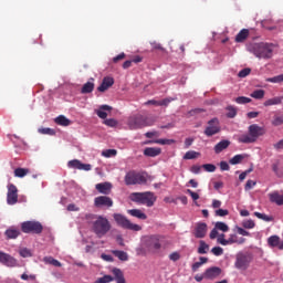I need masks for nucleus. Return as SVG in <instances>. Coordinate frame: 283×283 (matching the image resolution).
<instances>
[{
  "label": "nucleus",
  "mask_w": 283,
  "mask_h": 283,
  "mask_svg": "<svg viewBox=\"0 0 283 283\" xmlns=\"http://www.w3.org/2000/svg\"><path fill=\"white\" fill-rule=\"evenodd\" d=\"M255 185H258V182H255V181H253L251 179L248 180L247 184H245V187H244L245 191H251V188L255 187Z\"/></svg>",
  "instance_id": "0e129e2a"
},
{
  "label": "nucleus",
  "mask_w": 283,
  "mask_h": 283,
  "mask_svg": "<svg viewBox=\"0 0 283 283\" xmlns=\"http://www.w3.org/2000/svg\"><path fill=\"white\" fill-rule=\"evenodd\" d=\"M112 273L114 275L113 280H115L116 283H126L125 274H123V271L120 269L115 268L113 269Z\"/></svg>",
  "instance_id": "393cba45"
},
{
  "label": "nucleus",
  "mask_w": 283,
  "mask_h": 283,
  "mask_svg": "<svg viewBox=\"0 0 283 283\" xmlns=\"http://www.w3.org/2000/svg\"><path fill=\"white\" fill-rule=\"evenodd\" d=\"M30 174V170L28 168H17L14 170L15 178H25Z\"/></svg>",
  "instance_id": "c9c22d12"
},
{
  "label": "nucleus",
  "mask_w": 283,
  "mask_h": 283,
  "mask_svg": "<svg viewBox=\"0 0 283 283\" xmlns=\"http://www.w3.org/2000/svg\"><path fill=\"white\" fill-rule=\"evenodd\" d=\"M156 123V118L145 115H135L129 118L128 126L130 129H143V127H151Z\"/></svg>",
  "instance_id": "39448f33"
},
{
  "label": "nucleus",
  "mask_w": 283,
  "mask_h": 283,
  "mask_svg": "<svg viewBox=\"0 0 283 283\" xmlns=\"http://www.w3.org/2000/svg\"><path fill=\"white\" fill-rule=\"evenodd\" d=\"M283 96H276L270 99H266L263 105L264 107H271L273 105H282Z\"/></svg>",
  "instance_id": "7c9ffc66"
},
{
  "label": "nucleus",
  "mask_w": 283,
  "mask_h": 283,
  "mask_svg": "<svg viewBox=\"0 0 283 283\" xmlns=\"http://www.w3.org/2000/svg\"><path fill=\"white\" fill-rule=\"evenodd\" d=\"M43 262H45V264H52V266H63V264H61V262L52 256H45L43 259Z\"/></svg>",
  "instance_id": "f704fd0d"
},
{
  "label": "nucleus",
  "mask_w": 283,
  "mask_h": 283,
  "mask_svg": "<svg viewBox=\"0 0 283 283\" xmlns=\"http://www.w3.org/2000/svg\"><path fill=\"white\" fill-rule=\"evenodd\" d=\"M271 125H273V127H280L283 125V114L282 113H275L272 120H271Z\"/></svg>",
  "instance_id": "2f4dec72"
},
{
  "label": "nucleus",
  "mask_w": 283,
  "mask_h": 283,
  "mask_svg": "<svg viewBox=\"0 0 283 283\" xmlns=\"http://www.w3.org/2000/svg\"><path fill=\"white\" fill-rule=\"evenodd\" d=\"M92 229L97 238H105L112 231V223L106 217L96 216Z\"/></svg>",
  "instance_id": "7ed1b4c3"
},
{
  "label": "nucleus",
  "mask_w": 283,
  "mask_h": 283,
  "mask_svg": "<svg viewBox=\"0 0 283 283\" xmlns=\"http://www.w3.org/2000/svg\"><path fill=\"white\" fill-rule=\"evenodd\" d=\"M214 228L217 229V231H222L223 233H227L229 231V226L222 221L216 222Z\"/></svg>",
  "instance_id": "ea45409f"
},
{
  "label": "nucleus",
  "mask_w": 283,
  "mask_h": 283,
  "mask_svg": "<svg viewBox=\"0 0 283 283\" xmlns=\"http://www.w3.org/2000/svg\"><path fill=\"white\" fill-rule=\"evenodd\" d=\"M273 44L269 42L251 43L248 45V52L254 54L256 59H272L273 57Z\"/></svg>",
  "instance_id": "f257e3e1"
},
{
  "label": "nucleus",
  "mask_w": 283,
  "mask_h": 283,
  "mask_svg": "<svg viewBox=\"0 0 283 283\" xmlns=\"http://www.w3.org/2000/svg\"><path fill=\"white\" fill-rule=\"evenodd\" d=\"M207 251H209V244H207V242L201 240L199 242V248H198L199 255H205L207 253Z\"/></svg>",
  "instance_id": "e433bc0d"
},
{
  "label": "nucleus",
  "mask_w": 283,
  "mask_h": 283,
  "mask_svg": "<svg viewBox=\"0 0 283 283\" xmlns=\"http://www.w3.org/2000/svg\"><path fill=\"white\" fill-rule=\"evenodd\" d=\"M21 231L23 233H35L39 235L43 233V224L39 221H24L21 223Z\"/></svg>",
  "instance_id": "6e6552de"
},
{
  "label": "nucleus",
  "mask_w": 283,
  "mask_h": 283,
  "mask_svg": "<svg viewBox=\"0 0 283 283\" xmlns=\"http://www.w3.org/2000/svg\"><path fill=\"white\" fill-rule=\"evenodd\" d=\"M202 112H205V109L202 108H195L188 112L189 116H196V114H202Z\"/></svg>",
  "instance_id": "774afa93"
},
{
  "label": "nucleus",
  "mask_w": 283,
  "mask_h": 283,
  "mask_svg": "<svg viewBox=\"0 0 283 283\" xmlns=\"http://www.w3.org/2000/svg\"><path fill=\"white\" fill-rule=\"evenodd\" d=\"M244 158H247L245 155H235L229 160V163L230 165H240Z\"/></svg>",
  "instance_id": "a19ab883"
},
{
  "label": "nucleus",
  "mask_w": 283,
  "mask_h": 283,
  "mask_svg": "<svg viewBox=\"0 0 283 283\" xmlns=\"http://www.w3.org/2000/svg\"><path fill=\"white\" fill-rule=\"evenodd\" d=\"M251 74V69H243L238 73L239 78H247Z\"/></svg>",
  "instance_id": "4d7b16f0"
},
{
  "label": "nucleus",
  "mask_w": 283,
  "mask_h": 283,
  "mask_svg": "<svg viewBox=\"0 0 283 283\" xmlns=\"http://www.w3.org/2000/svg\"><path fill=\"white\" fill-rule=\"evenodd\" d=\"M116 149H107L102 153V156H105V158H112V156H116Z\"/></svg>",
  "instance_id": "13d9d810"
},
{
  "label": "nucleus",
  "mask_w": 283,
  "mask_h": 283,
  "mask_svg": "<svg viewBox=\"0 0 283 283\" xmlns=\"http://www.w3.org/2000/svg\"><path fill=\"white\" fill-rule=\"evenodd\" d=\"M104 125H106L107 127H117L118 120H116L115 118H108L104 120Z\"/></svg>",
  "instance_id": "de8ad7c7"
},
{
  "label": "nucleus",
  "mask_w": 283,
  "mask_h": 283,
  "mask_svg": "<svg viewBox=\"0 0 283 283\" xmlns=\"http://www.w3.org/2000/svg\"><path fill=\"white\" fill-rule=\"evenodd\" d=\"M231 145V142L223 139L214 146V154H222Z\"/></svg>",
  "instance_id": "a878e982"
},
{
  "label": "nucleus",
  "mask_w": 283,
  "mask_h": 283,
  "mask_svg": "<svg viewBox=\"0 0 283 283\" xmlns=\"http://www.w3.org/2000/svg\"><path fill=\"white\" fill-rule=\"evenodd\" d=\"M39 134L54 136V134H56V132H54V129H52V128H39Z\"/></svg>",
  "instance_id": "3c124183"
},
{
  "label": "nucleus",
  "mask_w": 283,
  "mask_h": 283,
  "mask_svg": "<svg viewBox=\"0 0 283 283\" xmlns=\"http://www.w3.org/2000/svg\"><path fill=\"white\" fill-rule=\"evenodd\" d=\"M145 247L148 251L160 250V240L156 235L147 237L145 240Z\"/></svg>",
  "instance_id": "4468645a"
},
{
  "label": "nucleus",
  "mask_w": 283,
  "mask_h": 283,
  "mask_svg": "<svg viewBox=\"0 0 283 283\" xmlns=\"http://www.w3.org/2000/svg\"><path fill=\"white\" fill-rule=\"evenodd\" d=\"M7 189V205H17L19 202V189L14 184H9Z\"/></svg>",
  "instance_id": "9d476101"
},
{
  "label": "nucleus",
  "mask_w": 283,
  "mask_h": 283,
  "mask_svg": "<svg viewBox=\"0 0 283 283\" xmlns=\"http://www.w3.org/2000/svg\"><path fill=\"white\" fill-rule=\"evenodd\" d=\"M253 262V256L250 253L239 252L235 256L234 266L239 271H247Z\"/></svg>",
  "instance_id": "0eeeda50"
},
{
  "label": "nucleus",
  "mask_w": 283,
  "mask_h": 283,
  "mask_svg": "<svg viewBox=\"0 0 283 283\" xmlns=\"http://www.w3.org/2000/svg\"><path fill=\"white\" fill-rule=\"evenodd\" d=\"M255 218H259V220H264V222H271L273 221V217L266 216L262 212H254Z\"/></svg>",
  "instance_id": "79ce46f5"
},
{
  "label": "nucleus",
  "mask_w": 283,
  "mask_h": 283,
  "mask_svg": "<svg viewBox=\"0 0 283 283\" xmlns=\"http://www.w3.org/2000/svg\"><path fill=\"white\" fill-rule=\"evenodd\" d=\"M264 90H255L250 94L251 98H256V101H262L264 98Z\"/></svg>",
  "instance_id": "58836bf2"
},
{
  "label": "nucleus",
  "mask_w": 283,
  "mask_h": 283,
  "mask_svg": "<svg viewBox=\"0 0 283 283\" xmlns=\"http://www.w3.org/2000/svg\"><path fill=\"white\" fill-rule=\"evenodd\" d=\"M247 242V239L244 238H238V234H230L228 242H224L226 244H244Z\"/></svg>",
  "instance_id": "bb28decb"
},
{
  "label": "nucleus",
  "mask_w": 283,
  "mask_h": 283,
  "mask_svg": "<svg viewBox=\"0 0 283 283\" xmlns=\"http://www.w3.org/2000/svg\"><path fill=\"white\" fill-rule=\"evenodd\" d=\"M0 264H3V266H8L9 269H15L19 266V260L14 259V256L9 253L0 251Z\"/></svg>",
  "instance_id": "9b49d317"
},
{
  "label": "nucleus",
  "mask_w": 283,
  "mask_h": 283,
  "mask_svg": "<svg viewBox=\"0 0 283 283\" xmlns=\"http://www.w3.org/2000/svg\"><path fill=\"white\" fill-rule=\"evenodd\" d=\"M94 92V82H86L81 90V94H92Z\"/></svg>",
  "instance_id": "473e14b6"
},
{
  "label": "nucleus",
  "mask_w": 283,
  "mask_h": 283,
  "mask_svg": "<svg viewBox=\"0 0 283 283\" xmlns=\"http://www.w3.org/2000/svg\"><path fill=\"white\" fill-rule=\"evenodd\" d=\"M54 123L56 125H60L61 127H70L72 125V120H70L65 115H60L54 119Z\"/></svg>",
  "instance_id": "cd10ccee"
},
{
  "label": "nucleus",
  "mask_w": 283,
  "mask_h": 283,
  "mask_svg": "<svg viewBox=\"0 0 283 283\" xmlns=\"http://www.w3.org/2000/svg\"><path fill=\"white\" fill-rule=\"evenodd\" d=\"M21 280H24V281L32 280V281H34V280H36V275H34V274L28 275L27 273H23L21 275Z\"/></svg>",
  "instance_id": "338daca9"
},
{
  "label": "nucleus",
  "mask_w": 283,
  "mask_h": 283,
  "mask_svg": "<svg viewBox=\"0 0 283 283\" xmlns=\"http://www.w3.org/2000/svg\"><path fill=\"white\" fill-rule=\"evenodd\" d=\"M270 202H273L274 205H277L279 207H282L283 205V195H280V192L274 191L269 195Z\"/></svg>",
  "instance_id": "5701e85b"
},
{
  "label": "nucleus",
  "mask_w": 283,
  "mask_h": 283,
  "mask_svg": "<svg viewBox=\"0 0 283 283\" xmlns=\"http://www.w3.org/2000/svg\"><path fill=\"white\" fill-rule=\"evenodd\" d=\"M198 156H200V153H198L196 150H189L185 154L184 160H193V159L198 158Z\"/></svg>",
  "instance_id": "4c0bfd02"
},
{
  "label": "nucleus",
  "mask_w": 283,
  "mask_h": 283,
  "mask_svg": "<svg viewBox=\"0 0 283 283\" xmlns=\"http://www.w3.org/2000/svg\"><path fill=\"white\" fill-rule=\"evenodd\" d=\"M220 275H222V269L219 266L209 268L203 273L206 280H216L217 277H220Z\"/></svg>",
  "instance_id": "2eb2a0df"
},
{
  "label": "nucleus",
  "mask_w": 283,
  "mask_h": 283,
  "mask_svg": "<svg viewBox=\"0 0 283 283\" xmlns=\"http://www.w3.org/2000/svg\"><path fill=\"white\" fill-rule=\"evenodd\" d=\"M160 154H163V149L158 147H147L144 149V156H148V158H156Z\"/></svg>",
  "instance_id": "aec40b11"
},
{
  "label": "nucleus",
  "mask_w": 283,
  "mask_h": 283,
  "mask_svg": "<svg viewBox=\"0 0 283 283\" xmlns=\"http://www.w3.org/2000/svg\"><path fill=\"white\" fill-rule=\"evenodd\" d=\"M224 238H226L224 233L219 234L217 237V242L218 244H222V247H228V243H226L228 242V239H224Z\"/></svg>",
  "instance_id": "864d4df0"
},
{
  "label": "nucleus",
  "mask_w": 283,
  "mask_h": 283,
  "mask_svg": "<svg viewBox=\"0 0 283 283\" xmlns=\"http://www.w3.org/2000/svg\"><path fill=\"white\" fill-rule=\"evenodd\" d=\"M4 235L7 240H17L21 235V231L17 228H9L6 230Z\"/></svg>",
  "instance_id": "412c9836"
},
{
  "label": "nucleus",
  "mask_w": 283,
  "mask_h": 283,
  "mask_svg": "<svg viewBox=\"0 0 283 283\" xmlns=\"http://www.w3.org/2000/svg\"><path fill=\"white\" fill-rule=\"evenodd\" d=\"M94 207L96 209H109L114 207V200L107 196H99L94 199Z\"/></svg>",
  "instance_id": "ddd939ff"
},
{
  "label": "nucleus",
  "mask_w": 283,
  "mask_h": 283,
  "mask_svg": "<svg viewBox=\"0 0 283 283\" xmlns=\"http://www.w3.org/2000/svg\"><path fill=\"white\" fill-rule=\"evenodd\" d=\"M226 111L228 112L227 113L228 118H235V116H238V108L232 105L227 106Z\"/></svg>",
  "instance_id": "72a5a7b5"
},
{
  "label": "nucleus",
  "mask_w": 283,
  "mask_h": 283,
  "mask_svg": "<svg viewBox=\"0 0 283 283\" xmlns=\"http://www.w3.org/2000/svg\"><path fill=\"white\" fill-rule=\"evenodd\" d=\"M266 134V129L261 127L258 124H252L248 127V134H243L239 137V143H243L244 145H251L252 143H256L260 136H264Z\"/></svg>",
  "instance_id": "f03ea898"
},
{
  "label": "nucleus",
  "mask_w": 283,
  "mask_h": 283,
  "mask_svg": "<svg viewBox=\"0 0 283 283\" xmlns=\"http://www.w3.org/2000/svg\"><path fill=\"white\" fill-rule=\"evenodd\" d=\"M195 238L202 239L205 235H207V223L205 222H198L195 226Z\"/></svg>",
  "instance_id": "dca6fc26"
},
{
  "label": "nucleus",
  "mask_w": 283,
  "mask_h": 283,
  "mask_svg": "<svg viewBox=\"0 0 283 283\" xmlns=\"http://www.w3.org/2000/svg\"><path fill=\"white\" fill-rule=\"evenodd\" d=\"M115 258H118L120 262H127L129 260V254L127 252L122 251V250H113L111 251Z\"/></svg>",
  "instance_id": "c756f323"
},
{
  "label": "nucleus",
  "mask_w": 283,
  "mask_h": 283,
  "mask_svg": "<svg viewBox=\"0 0 283 283\" xmlns=\"http://www.w3.org/2000/svg\"><path fill=\"white\" fill-rule=\"evenodd\" d=\"M220 120L218 118H212L208 122V126L206 127L203 134L208 137L216 136V134H220Z\"/></svg>",
  "instance_id": "f8f14e48"
},
{
  "label": "nucleus",
  "mask_w": 283,
  "mask_h": 283,
  "mask_svg": "<svg viewBox=\"0 0 283 283\" xmlns=\"http://www.w3.org/2000/svg\"><path fill=\"white\" fill-rule=\"evenodd\" d=\"M80 171H92V165L90 164H80Z\"/></svg>",
  "instance_id": "e2e57ef3"
},
{
  "label": "nucleus",
  "mask_w": 283,
  "mask_h": 283,
  "mask_svg": "<svg viewBox=\"0 0 283 283\" xmlns=\"http://www.w3.org/2000/svg\"><path fill=\"white\" fill-rule=\"evenodd\" d=\"M95 189L98 191V193H103L104 196H109V193H112V184L101 182L95 185Z\"/></svg>",
  "instance_id": "f3484780"
},
{
  "label": "nucleus",
  "mask_w": 283,
  "mask_h": 283,
  "mask_svg": "<svg viewBox=\"0 0 283 283\" xmlns=\"http://www.w3.org/2000/svg\"><path fill=\"white\" fill-rule=\"evenodd\" d=\"M154 143H156V145H174V143H176V140H174V139H157Z\"/></svg>",
  "instance_id": "603ef678"
},
{
  "label": "nucleus",
  "mask_w": 283,
  "mask_h": 283,
  "mask_svg": "<svg viewBox=\"0 0 283 283\" xmlns=\"http://www.w3.org/2000/svg\"><path fill=\"white\" fill-rule=\"evenodd\" d=\"M172 101H176L174 97H166L161 101H159V107H167L169 103H172Z\"/></svg>",
  "instance_id": "8fccbe9b"
},
{
  "label": "nucleus",
  "mask_w": 283,
  "mask_h": 283,
  "mask_svg": "<svg viewBox=\"0 0 283 283\" xmlns=\"http://www.w3.org/2000/svg\"><path fill=\"white\" fill-rule=\"evenodd\" d=\"M266 83H283V74L266 78Z\"/></svg>",
  "instance_id": "a18cd8bd"
},
{
  "label": "nucleus",
  "mask_w": 283,
  "mask_h": 283,
  "mask_svg": "<svg viewBox=\"0 0 283 283\" xmlns=\"http://www.w3.org/2000/svg\"><path fill=\"white\" fill-rule=\"evenodd\" d=\"M150 45L153 50H159L160 52H165V48H163V44L158 42H151Z\"/></svg>",
  "instance_id": "680f3d73"
},
{
  "label": "nucleus",
  "mask_w": 283,
  "mask_h": 283,
  "mask_svg": "<svg viewBox=\"0 0 283 283\" xmlns=\"http://www.w3.org/2000/svg\"><path fill=\"white\" fill-rule=\"evenodd\" d=\"M145 182H147V178L136 171H129L125 176L126 185H145Z\"/></svg>",
  "instance_id": "1a4fd4ad"
},
{
  "label": "nucleus",
  "mask_w": 283,
  "mask_h": 283,
  "mask_svg": "<svg viewBox=\"0 0 283 283\" xmlns=\"http://www.w3.org/2000/svg\"><path fill=\"white\" fill-rule=\"evenodd\" d=\"M112 85H114V77L106 76L97 87V92H107V88L112 87Z\"/></svg>",
  "instance_id": "a211bd4d"
},
{
  "label": "nucleus",
  "mask_w": 283,
  "mask_h": 283,
  "mask_svg": "<svg viewBox=\"0 0 283 283\" xmlns=\"http://www.w3.org/2000/svg\"><path fill=\"white\" fill-rule=\"evenodd\" d=\"M67 167L70 169H81V160L78 159H73V160H70L67 163Z\"/></svg>",
  "instance_id": "37998d69"
},
{
  "label": "nucleus",
  "mask_w": 283,
  "mask_h": 283,
  "mask_svg": "<svg viewBox=\"0 0 283 283\" xmlns=\"http://www.w3.org/2000/svg\"><path fill=\"white\" fill-rule=\"evenodd\" d=\"M214 214L219 218H224V216H229V210L218 209L216 210Z\"/></svg>",
  "instance_id": "052dcab7"
},
{
  "label": "nucleus",
  "mask_w": 283,
  "mask_h": 283,
  "mask_svg": "<svg viewBox=\"0 0 283 283\" xmlns=\"http://www.w3.org/2000/svg\"><path fill=\"white\" fill-rule=\"evenodd\" d=\"M127 213L133 218H137L138 220H147V214L143 212L140 209H130L127 210Z\"/></svg>",
  "instance_id": "b1692460"
},
{
  "label": "nucleus",
  "mask_w": 283,
  "mask_h": 283,
  "mask_svg": "<svg viewBox=\"0 0 283 283\" xmlns=\"http://www.w3.org/2000/svg\"><path fill=\"white\" fill-rule=\"evenodd\" d=\"M113 218L117 227H122V229H127L128 231H143V227L133 223L129 219H127V217L120 213H114Z\"/></svg>",
  "instance_id": "423d86ee"
},
{
  "label": "nucleus",
  "mask_w": 283,
  "mask_h": 283,
  "mask_svg": "<svg viewBox=\"0 0 283 283\" xmlns=\"http://www.w3.org/2000/svg\"><path fill=\"white\" fill-rule=\"evenodd\" d=\"M19 254L21 255V258H32V251H30V249L28 248H23L19 251Z\"/></svg>",
  "instance_id": "49530a36"
},
{
  "label": "nucleus",
  "mask_w": 283,
  "mask_h": 283,
  "mask_svg": "<svg viewBox=\"0 0 283 283\" xmlns=\"http://www.w3.org/2000/svg\"><path fill=\"white\" fill-rule=\"evenodd\" d=\"M109 282H114V276L104 275L103 277H99L95 281V283H109Z\"/></svg>",
  "instance_id": "c03bdc74"
},
{
  "label": "nucleus",
  "mask_w": 283,
  "mask_h": 283,
  "mask_svg": "<svg viewBox=\"0 0 283 283\" xmlns=\"http://www.w3.org/2000/svg\"><path fill=\"white\" fill-rule=\"evenodd\" d=\"M269 247H272V249H280V251H283V241H280V238L277 235H272L268 239Z\"/></svg>",
  "instance_id": "6ab92c4d"
},
{
  "label": "nucleus",
  "mask_w": 283,
  "mask_h": 283,
  "mask_svg": "<svg viewBox=\"0 0 283 283\" xmlns=\"http://www.w3.org/2000/svg\"><path fill=\"white\" fill-rule=\"evenodd\" d=\"M244 229H253L255 227V222L253 220H247L242 223Z\"/></svg>",
  "instance_id": "bf43d9fd"
},
{
  "label": "nucleus",
  "mask_w": 283,
  "mask_h": 283,
  "mask_svg": "<svg viewBox=\"0 0 283 283\" xmlns=\"http://www.w3.org/2000/svg\"><path fill=\"white\" fill-rule=\"evenodd\" d=\"M235 103H238L239 105H247L248 103H251V98L239 96L235 98Z\"/></svg>",
  "instance_id": "09e8293b"
},
{
  "label": "nucleus",
  "mask_w": 283,
  "mask_h": 283,
  "mask_svg": "<svg viewBox=\"0 0 283 283\" xmlns=\"http://www.w3.org/2000/svg\"><path fill=\"white\" fill-rule=\"evenodd\" d=\"M219 167H220L221 171H229V169H231V167L229 166V163H227V161H221L219 164Z\"/></svg>",
  "instance_id": "69168bd1"
},
{
  "label": "nucleus",
  "mask_w": 283,
  "mask_h": 283,
  "mask_svg": "<svg viewBox=\"0 0 283 283\" xmlns=\"http://www.w3.org/2000/svg\"><path fill=\"white\" fill-rule=\"evenodd\" d=\"M249 29H242L234 38L235 43H244L249 39Z\"/></svg>",
  "instance_id": "4be33fe9"
},
{
  "label": "nucleus",
  "mask_w": 283,
  "mask_h": 283,
  "mask_svg": "<svg viewBox=\"0 0 283 283\" xmlns=\"http://www.w3.org/2000/svg\"><path fill=\"white\" fill-rule=\"evenodd\" d=\"M202 169H205V171H208L209 174H213V171H216V165L205 164L202 165Z\"/></svg>",
  "instance_id": "5fc2aeb1"
},
{
  "label": "nucleus",
  "mask_w": 283,
  "mask_h": 283,
  "mask_svg": "<svg viewBox=\"0 0 283 283\" xmlns=\"http://www.w3.org/2000/svg\"><path fill=\"white\" fill-rule=\"evenodd\" d=\"M211 253L213 255L220 256L224 253V249H222L221 247H214L211 249Z\"/></svg>",
  "instance_id": "6e6d98bb"
},
{
  "label": "nucleus",
  "mask_w": 283,
  "mask_h": 283,
  "mask_svg": "<svg viewBox=\"0 0 283 283\" xmlns=\"http://www.w3.org/2000/svg\"><path fill=\"white\" fill-rule=\"evenodd\" d=\"M107 112H112L111 106L102 105L99 107V109L96 111V114H97L98 118H102L103 120H105V118H107Z\"/></svg>",
  "instance_id": "c85d7f7f"
},
{
  "label": "nucleus",
  "mask_w": 283,
  "mask_h": 283,
  "mask_svg": "<svg viewBox=\"0 0 283 283\" xmlns=\"http://www.w3.org/2000/svg\"><path fill=\"white\" fill-rule=\"evenodd\" d=\"M132 202H136L137 205H145V207H154L156 203L157 197L151 191L146 192H133L129 196Z\"/></svg>",
  "instance_id": "20e7f679"
}]
</instances>
